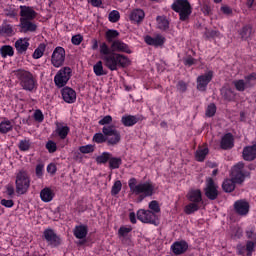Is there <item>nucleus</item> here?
I'll use <instances>...</instances> for the list:
<instances>
[{
	"instance_id": "39",
	"label": "nucleus",
	"mask_w": 256,
	"mask_h": 256,
	"mask_svg": "<svg viewBox=\"0 0 256 256\" xmlns=\"http://www.w3.org/2000/svg\"><path fill=\"white\" fill-rule=\"evenodd\" d=\"M131 231H133V228L131 227H125V226L120 227L118 230L119 239L123 241V239H125V237H127L129 233H131Z\"/></svg>"
},
{
	"instance_id": "13",
	"label": "nucleus",
	"mask_w": 256,
	"mask_h": 256,
	"mask_svg": "<svg viewBox=\"0 0 256 256\" xmlns=\"http://www.w3.org/2000/svg\"><path fill=\"white\" fill-rule=\"evenodd\" d=\"M213 80V71L198 76L197 78V89L198 91H207V85Z\"/></svg>"
},
{
	"instance_id": "59",
	"label": "nucleus",
	"mask_w": 256,
	"mask_h": 256,
	"mask_svg": "<svg viewBox=\"0 0 256 256\" xmlns=\"http://www.w3.org/2000/svg\"><path fill=\"white\" fill-rule=\"evenodd\" d=\"M0 203L1 205H3V207H7L8 209L13 207V205H15L13 200H7V199H2Z\"/></svg>"
},
{
	"instance_id": "45",
	"label": "nucleus",
	"mask_w": 256,
	"mask_h": 256,
	"mask_svg": "<svg viewBox=\"0 0 256 256\" xmlns=\"http://www.w3.org/2000/svg\"><path fill=\"white\" fill-rule=\"evenodd\" d=\"M118 35L119 32L117 30H108L106 32V41H108V43H113V39H117Z\"/></svg>"
},
{
	"instance_id": "62",
	"label": "nucleus",
	"mask_w": 256,
	"mask_h": 256,
	"mask_svg": "<svg viewBox=\"0 0 256 256\" xmlns=\"http://www.w3.org/2000/svg\"><path fill=\"white\" fill-rule=\"evenodd\" d=\"M221 11L222 13H224L225 15H231L233 13V11L231 10L230 7L228 6H222L221 7Z\"/></svg>"
},
{
	"instance_id": "51",
	"label": "nucleus",
	"mask_w": 256,
	"mask_h": 256,
	"mask_svg": "<svg viewBox=\"0 0 256 256\" xmlns=\"http://www.w3.org/2000/svg\"><path fill=\"white\" fill-rule=\"evenodd\" d=\"M255 245H256L255 242L247 241V243H246L247 256L253 255V251H255Z\"/></svg>"
},
{
	"instance_id": "58",
	"label": "nucleus",
	"mask_w": 256,
	"mask_h": 256,
	"mask_svg": "<svg viewBox=\"0 0 256 256\" xmlns=\"http://www.w3.org/2000/svg\"><path fill=\"white\" fill-rule=\"evenodd\" d=\"M178 91H181V93H185L187 91V83L183 81H179L177 84Z\"/></svg>"
},
{
	"instance_id": "2",
	"label": "nucleus",
	"mask_w": 256,
	"mask_h": 256,
	"mask_svg": "<svg viewBox=\"0 0 256 256\" xmlns=\"http://www.w3.org/2000/svg\"><path fill=\"white\" fill-rule=\"evenodd\" d=\"M245 163L238 162L232 167L231 179H226L222 183V189L225 193H233L235 191V183L241 185L245 181V177H249V172H245Z\"/></svg>"
},
{
	"instance_id": "24",
	"label": "nucleus",
	"mask_w": 256,
	"mask_h": 256,
	"mask_svg": "<svg viewBox=\"0 0 256 256\" xmlns=\"http://www.w3.org/2000/svg\"><path fill=\"white\" fill-rule=\"evenodd\" d=\"M187 199L191 201V203H201L203 201L201 190H190L187 194Z\"/></svg>"
},
{
	"instance_id": "32",
	"label": "nucleus",
	"mask_w": 256,
	"mask_h": 256,
	"mask_svg": "<svg viewBox=\"0 0 256 256\" xmlns=\"http://www.w3.org/2000/svg\"><path fill=\"white\" fill-rule=\"evenodd\" d=\"M0 54L5 59L6 57H13L15 55V51L13 50V46L4 45L0 48Z\"/></svg>"
},
{
	"instance_id": "42",
	"label": "nucleus",
	"mask_w": 256,
	"mask_h": 256,
	"mask_svg": "<svg viewBox=\"0 0 256 256\" xmlns=\"http://www.w3.org/2000/svg\"><path fill=\"white\" fill-rule=\"evenodd\" d=\"M121 189H123V184L120 180L115 181L111 189V195L113 197H115V195H119V193H121Z\"/></svg>"
},
{
	"instance_id": "56",
	"label": "nucleus",
	"mask_w": 256,
	"mask_h": 256,
	"mask_svg": "<svg viewBox=\"0 0 256 256\" xmlns=\"http://www.w3.org/2000/svg\"><path fill=\"white\" fill-rule=\"evenodd\" d=\"M6 193L9 197H13V195H15V187L13 184L6 185Z\"/></svg>"
},
{
	"instance_id": "35",
	"label": "nucleus",
	"mask_w": 256,
	"mask_h": 256,
	"mask_svg": "<svg viewBox=\"0 0 256 256\" xmlns=\"http://www.w3.org/2000/svg\"><path fill=\"white\" fill-rule=\"evenodd\" d=\"M93 71H94L96 77H103V75H107V72L105 71V69H103V62L102 61H98L93 66Z\"/></svg>"
},
{
	"instance_id": "1",
	"label": "nucleus",
	"mask_w": 256,
	"mask_h": 256,
	"mask_svg": "<svg viewBox=\"0 0 256 256\" xmlns=\"http://www.w3.org/2000/svg\"><path fill=\"white\" fill-rule=\"evenodd\" d=\"M100 55H103L102 60L104 61V65L110 71H117L119 67H127L130 63L127 56L111 51L105 42L100 44Z\"/></svg>"
},
{
	"instance_id": "28",
	"label": "nucleus",
	"mask_w": 256,
	"mask_h": 256,
	"mask_svg": "<svg viewBox=\"0 0 256 256\" xmlns=\"http://www.w3.org/2000/svg\"><path fill=\"white\" fill-rule=\"evenodd\" d=\"M121 123L124 127H133V125H137L139 123V117L133 115H125L121 119Z\"/></svg>"
},
{
	"instance_id": "54",
	"label": "nucleus",
	"mask_w": 256,
	"mask_h": 256,
	"mask_svg": "<svg viewBox=\"0 0 256 256\" xmlns=\"http://www.w3.org/2000/svg\"><path fill=\"white\" fill-rule=\"evenodd\" d=\"M71 41L73 45H81V43H83V35L81 34L74 35L72 36Z\"/></svg>"
},
{
	"instance_id": "31",
	"label": "nucleus",
	"mask_w": 256,
	"mask_h": 256,
	"mask_svg": "<svg viewBox=\"0 0 256 256\" xmlns=\"http://www.w3.org/2000/svg\"><path fill=\"white\" fill-rule=\"evenodd\" d=\"M87 226L80 225L74 229V236L76 239H85L87 237Z\"/></svg>"
},
{
	"instance_id": "3",
	"label": "nucleus",
	"mask_w": 256,
	"mask_h": 256,
	"mask_svg": "<svg viewBox=\"0 0 256 256\" xmlns=\"http://www.w3.org/2000/svg\"><path fill=\"white\" fill-rule=\"evenodd\" d=\"M128 187L130 189V193L132 195H140L139 202L143 201L145 197H151L153 195V191H155V186L151 184V182H144L137 184L136 178H131L128 182Z\"/></svg>"
},
{
	"instance_id": "61",
	"label": "nucleus",
	"mask_w": 256,
	"mask_h": 256,
	"mask_svg": "<svg viewBox=\"0 0 256 256\" xmlns=\"http://www.w3.org/2000/svg\"><path fill=\"white\" fill-rule=\"evenodd\" d=\"M44 167H45V165H43V164H38L36 166V175L38 177H43V169H44Z\"/></svg>"
},
{
	"instance_id": "34",
	"label": "nucleus",
	"mask_w": 256,
	"mask_h": 256,
	"mask_svg": "<svg viewBox=\"0 0 256 256\" xmlns=\"http://www.w3.org/2000/svg\"><path fill=\"white\" fill-rule=\"evenodd\" d=\"M207 155H209V148L205 147V148H198V150L195 153V157L197 161H205V157H207Z\"/></svg>"
},
{
	"instance_id": "44",
	"label": "nucleus",
	"mask_w": 256,
	"mask_h": 256,
	"mask_svg": "<svg viewBox=\"0 0 256 256\" xmlns=\"http://www.w3.org/2000/svg\"><path fill=\"white\" fill-rule=\"evenodd\" d=\"M11 129H13L11 121L8 120L0 123V133H9Z\"/></svg>"
},
{
	"instance_id": "50",
	"label": "nucleus",
	"mask_w": 256,
	"mask_h": 256,
	"mask_svg": "<svg viewBox=\"0 0 256 256\" xmlns=\"http://www.w3.org/2000/svg\"><path fill=\"white\" fill-rule=\"evenodd\" d=\"M215 113H217V106L215 104L208 105L205 113L206 117H213Z\"/></svg>"
},
{
	"instance_id": "41",
	"label": "nucleus",
	"mask_w": 256,
	"mask_h": 256,
	"mask_svg": "<svg viewBox=\"0 0 256 256\" xmlns=\"http://www.w3.org/2000/svg\"><path fill=\"white\" fill-rule=\"evenodd\" d=\"M157 23H158L159 29H162L163 31H165L166 29H169V21L165 17L158 16Z\"/></svg>"
},
{
	"instance_id": "11",
	"label": "nucleus",
	"mask_w": 256,
	"mask_h": 256,
	"mask_svg": "<svg viewBox=\"0 0 256 256\" xmlns=\"http://www.w3.org/2000/svg\"><path fill=\"white\" fill-rule=\"evenodd\" d=\"M51 64L53 67H63L65 64V49L63 47H56L51 56Z\"/></svg>"
},
{
	"instance_id": "43",
	"label": "nucleus",
	"mask_w": 256,
	"mask_h": 256,
	"mask_svg": "<svg viewBox=\"0 0 256 256\" xmlns=\"http://www.w3.org/2000/svg\"><path fill=\"white\" fill-rule=\"evenodd\" d=\"M0 33H2L3 35H13V26L11 24H7L4 23L1 27H0Z\"/></svg>"
},
{
	"instance_id": "8",
	"label": "nucleus",
	"mask_w": 256,
	"mask_h": 256,
	"mask_svg": "<svg viewBox=\"0 0 256 256\" xmlns=\"http://www.w3.org/2000/svg\"><path fill=\"white\" fill-rule=\"evenodd\" d=\"M72 73L73 70H71L70 67L66 66L60 69L54 77V83L56 87H65L67 83H69V79H71Z\"/></svg>"
},
{
	"instance_id": "47",
	"label": "nucleus",
	"mask_w": 256,
	"mask_h": 256,
	"mask_svg": "<svg viewBox=\"0 0 256 256\" xmlns=\"http://www.w3.org/2000/svg\"><path fill=\"white\" fill-rule=\"evenodd\" d=\"M99 125H104V127H111V123H113V117L111 115L104 116L101 120H99Z\"/></svg>"
},
{
	"instance_id": "5",
	"label": "nucleus",
	"mask_w": 256,
	"mask_h": 256,
	"mask_svg": "<svg viewBox=\"0 0 256 256\" xmlns=\"http://www.w3.org/2000/svg\"><path fill=\"white\" fill-rule=\"evenodd\" d=\"M16 193L18 195H25L31 187V177L27 170L21 169L16 173L15 179Z\"/></svg>"
},
{
	"instance_id": "15",
	"label": "nucleus",
	"mask_w": 256,
	"mask_h": 256,
	"mask_svg": "<svg viewBox=\"0 0 256 256\" xmlns=\"http://www.w3.org/2000/svg\"><path fill=\"white\" fill-rule=\"evenodd\" d=\"M249 202L247 200L241 199L237 200L234 203V211L237 213V215H240L241 217H245V215H248L249 209H250Z\"/></svg>"
},
{
	"instance_id": "26",
	"label": "nucleus",
	"mask_w": 256,
	"mask_h": 256,
	"mask_svg": "<svg viewBox=\"0 0 256 256\" xmlns=\"http://www.w3.org/2000/svg\"><path fill=\"white\" fill-rule=\"evenodd\" d=\"M15 48L18 53H25L29 49V39L20 38L15 42Z\"/></svg>"
},
{
	"instance_id": "6",
	"label": "nucleus",
	"mask_w": 256,
	"mask_h": 256,
	"mask_svg": "<svg viewBox=\"0 0 256 256\" xmlns=\"http://www.w3.org/2000/svg\"><path fill=\"white\" fill-rule=\"evenodd\" d=\"M171 9L179 14L180 21H187L191 17V13H193L189 0H175L171 5Z\"/></svg>"
},
{
	"instance_id": "23",
	"label": "nucleus",
	"mask_w": 256,
	"mask_h": 256,
	"mask_svg": "<svg viewBox=\"0 0 256 256\" xmlns=\"http://www.w3.org/2000/svg\"><path fill=\"white\" fill-rule=\"evenodd\" d=\"M233 134L228 133L222 137V140L220 142L221 149L227 150V149H233Z\"/></svg>"
},
{
	"instance_id": "46",
	"label": "nucleus",
	"mask_w": 256,
	"mask_h": 256,
	"mask_svg": "<svg viewBox=\"0 0 256 256\" xmlns=\"http://www.w3.org/2000/svg\"><path fill=\"white\" fill-rule=\"evenodd\" d=\"M149 210L155 215V213H161V207H159V202L153 200L149 203Z\"/></svg>"
},
{
	"instance_id": "19",
	"label": "nucleus",
	"mask_w": 256,
	"mask_h": 256,
	"mask_svg": "<svg viewBox=\"0 0 256 256\" xmlns=\"http://www.w3.org/2000/svg\"><path fill=\"white\" fill-rule=\"evenodd\" d=\"M189 249V244L185 241H176L171 245V251L174 255H183Z\"/></svg>"
},
{
	"instance_id": "57",
	"label": "nucleus",
	"mask_w": 256,
	"mask_h": 256,
	"mask_svg": "<svg viewBox=\"0 0 256 256\" xmlns=\"http://www.w3.org/2000/svg\"><path fill=\"white\" fill-rule=\"evenodd\" d=\"M34 119L39 123L43 122V119H44L43 112H41V110H36L34 113Z\"/></svg>"
},
{
	"instance_id": "63",
	"label": "nucleus",
	"mask_w": 256,
	"mask_h": 256,
	"mask_svg": "<svg viewBox=\"0 0 256 256\" xmlns=\"http://www.w3.org/2000/svg\"><path fill=\"white\" fill-rule=\"evenodd\" d=\"M184 65H188V67H191V65H195V59L189 57L184 60Z\"/></svg>"
},
{
	"instance_id": "36",
	"label": "nucleus",
	"mask_w": 256,
	"mask_h": 256,
	"mask_svg": "<svg viewBox=\"0 0 256 256\" xmlns=\"http://www.w3.org/2000/svg\"><path fill=\"white\" fill-rule=\"evenodd\" d=\"M108 161L110 169H119V167H121V165L123 164V160L117 157L110 156V159Z\"/></svg>"
},
{
	"instance_id": "18",
	"label": "nucleus",
	"mask_w": 256,
	"mask_h": 256,
	"mask_svg": "<svg viewBox=\"0 0 256 256\" xmlns=\"http://www.w3.org/2000/svg\"><path fill=\"white\" fill-rule=\"evenodd\" d=\"M111 51L113 53H128L131 54V49H129V45L125 44L121 40H114L111 44Z\"/></svg>"
},
{
	"instance_id": "14",
	"label": "nucleus",
	"mask_w": 256,
	"mask_h": 256,
	"mask_svg": "<svg viewBox=\"0 0 256 256\" xmlns=\"http://www.w3.org/2000/svg\"><path fill=\"white\" fill-rule=\"evenodd\" d=\"M37 18V13L30 6H20V21H33Z\"/></svg>"
},
{
	"instance_id": "12",
	"label": "nucleus",
	"mask_w": 256,
	"mask_h": 256,
	"mask_svg": "<svg viewBox=\"0 0 256 256\" xmlns=\"http://www.w3.org/2000/svg\"><path fill=\"white\" fill-rule=\"evenodd\" d=\"M256 79V74H250L245 77V80H234L232 83L236 91H245L249 87H253V81Z\"/></svg>"
},
{
	"instance_id": "33",
	"label": "nucleus",
	"mask_w": 256,
	"mask_h": 256,
	"mask_svg": "<svg viewBox=\"0 0 256 256\" xmlns=\"http://www.w3.org/2000/svg\"><path fill=\"white\" fill-rule=\"evenodd\" d=\"M221 95L225 101H233L235 99V92L231 88H222Z\"/></svg>"
},
{
	"instance_id": "27",
	"label": "nucleus",
	"mask_w": 256,
	"mask_h": 256,
	"mask_svg": "<svg viewBox=\"0 0 256 256\" xmlns=\"http://www.w3.org/2000/svg\"><path fill=\"white\" fill-rule=\"evenodd\" d=\"M145 43H147V45H153L154 47H160V45H163V43H165V38L159 35L154 38L151 36H146Z\"/></svg>"
},
{
	"instance_id": "21",
	"label": "nucleus",
	"mask_w": 256,
	"mask_h": 256,
	"mask_svg": "<svg viewBox=\"0 0 256 256\" xmlns=\"http://www.w3.org/2000/svg\"><path fill=\"white\" fill-rule=\"evenodd\" d=\"M20 27L22 33H35L37 31V24L33 20H20Z\"/></svg>"
},
{
	"instance_id": "29",
	"label": "nucleus",
	"mask_w": 256,
	"mask_h": 256,
	"mask_svg": "<svg viewBox=\"0 0 256 256\" xmlns=\"http://www.w3.org/2000/svg\"><path fill=\"white\" fill-rule=\"evenodd\" d=\"M145 19V12L142 9H135L130 14V20L135 23H141Z\"/></svg>"
},
{
	"instance_id": "53",
	"label": "nucleus",
	"mask_w": 256,
	"mask_h": 256,
	"mask_svg": "<svg viewBox=\"0 0 256 256\" xmlns=\"http://www.w3.org/2000/svg\"><path fill=\"white\" fill-rule=\"evenodd\" d=\"M80 153H93V151H95V147L93 145H85V146H81L79 148Z\"/></svg>"
},
{
	"instance_id": "10",
	"label": "nucleus",
	"mask_w": 256,
	"mask_h": 256,
	"mask_svg": "<svg viewBox=\"0 0 256 256\" xmlns=\"http://www.w3.org/2000/svg\"><path fill=\"white\" fill-rule=\"evenodd\" d=\"M137 219L141 223H150L151 225H157L159 221V218H157V215L153 211L144 209H140L137 212Z\"/></svg>"
},
{
	"instance_id": "49",
	"label": "nucleus",
	"mask_w": 256,
	"mask_h": 256,
	"mask_svg": "<svg viewBox=\"0 0 256 256\" xmlns=\"http://www.w3.org/2000/svg\"><path fill=\"white\" fill-rule=\"evenodd\" d=\"M121 19V15L119 14V11L113 10L112 12L109 13V21L111 23H117Z\"/></svg>"
},
{
	"instance_id": "9",
	"label": "nucleus",
	"mask_w": 256,
	"mask_h": 256,
	"mask_svg": "<svg viewBox=\"0 0 256 256\" xmlns=\"http://www.w3.org/2000/svg\"><path fill=\"white\" fill-rule=\"evenodd\" d=\"M204 193L207 199H210V201H215V199L219 197V186L215 183L213 178L206 179V187L204 189Z\"/></svg>"
},
{
	"instance_id": "7",
	"label": "nucleus",
	"mask_w": 256,
	"mask_h": 256,
	"mask_svg": "<svg viewBox=\"0 0 256 256\" xmlns=\"http://www.w3.org/2000/svg\"><path fill=\"white\" fill-rule=\"evenodd\" d=\"M102 133L105 135L108 145H117L121 142V132L117 130L115 125L104 126Z\"/></svg>"
},
{
	"instance_id": "52",
	"label": "nucleus",
	"mask_w": 256,
	"mask_h": 256,
	"mask_svg": "<svg viewBox=\"0 0 256 256\" xmlns=\"http://www.w3.org/2000/svg\"><path fill=\"white\" fill-rule=\"evenodd\" d=\"M31 147V142L29 140H21L19 143L20 151H29Z\"/></svg>"
},
{
	"instance_id": "4",
	"label": "nucleus",
	"mask_w": 256,
	"mask_h": 256,
	"mask_svg": "<svg viewBox=\"0 0 256 256\" xmlns=\"http://www.w3.org/2000/svg\"><path fill=\"white\" fill-rule=\"evenodd\" d=\"M14 75L18 81H20V86L25 91H35L37 89V79L29 71L18 69L14 71Z\"/></svg>"
},
{
	"instance_id": "55",
	"label": "nucleus",
	"mask_w": 256,
	"mask_h": 256,
	"mask_svg": "<svg viewBox=\"0 0 256 256\" xmlns=\"http://www.w3.org/2000/svg\"><path fill=\"white\" fill-rule=\"evenodd\" d=\"M46 149H48L49 153H55V151H57V144L53 141H48Z\"/></svg>"
},
{
	"instance_id": "38",
	"label": "nucleus",
	"mask_w": 256,
	"mask_h": 256,
	"mask_svg": "<svg viewBox=\"0 0 256 256\" xmlns=\"http://www.w3.org/2000/svg\"><path fill=\"white\" fill-rule=\"evenodd\" d=\"M110 159L111 153L104 152L100 156L96 157V163H98V165H105V163L109 162Z\"/></svg>"
},
{
	"instance_id": "30",
	"label": "nucleus",
	"mask_w": 256,
	"mask_h": 256,
	"mask_svg": "<svg viewBox=\"0 0 256 256\" xmlns=\"http://www.w3.org/2000/svg\"><path fill=\"white\" fill-rule=\"evenodd\" d=\"M239 35L242 41H247L253 35V28L250 25H246L239 30Z\"/></svg>"
},
{
	"instance_id": "64",
	"label": "nucleus",
	"mask_w": 256,
	"mask_h": 256,
	"mask_svg": "<svg viewBox=\"0 0 256 256\" xmlns=\"http://www.w3.org/2000/svg\"><path fill=\"white\" fill-rule=\"evenodd\" d=\"M237 251H238V255H245V246L238 244Z\"/></svg>"
},
{
	"instance_id": "37",
	"label": "nucleus",
	"mask_w": 256,
	"mask_h": 256,
	"mask_svg": "<svg viewBox=\"0 0 256 256\" xmlns=\"http://www.w3.org/2000/svg\"><path fill=\"white\" fill-rule=\"evenodd\" d=\"M196 211H199V204L196 202H191L184 208V212L186 213V215H191Z\"/></svg>"
},
{
	"instance_id": "20",
	"label": "nucleus",
	"mask_w": 256,
	"mask_h": 256,
	"mask_svg": "<svg viewBox=\"0 0 256 256\" xmlns=\"http://www.w3.org/2000/svg\"><path fill=\"white\" fill-rule=\"evenodd\" d=\"M242 157L244 161H255L256 159V144L252 146H246L243 149Z\"/></svg>"
},
{
	"instance_id": "22",
	"label": "nucleus",
	"mask_w": 256,
	"mask_h": 256,
	"mask_svg": "<svg viewBox=\"0 0 256 256\" xmlns=\"http://www.w3.org/2000/svg\"><path fill=\"white\" fill-rule=\"evenodd\" d=\"M56 129L55 132L60 137V139H67V136L69 135L70 128L69 126L61 123V122H56Z\"/></svg>"
},
{
	"instance_id": "17",
	"label": "nucleus",
	"mask_w": 256,
	"mask_h": 256,
	"mask_svg": "<svg viewBox=\"0 0 256 256\" xmlns=\"http://www.w3.org/2000/svg\"><path fill=\"white\" fill-rule=\"evenodd\" d=\"M44 237L49 245H52V247H59V244L61 243V238H59V236H57V234H55L52 229L45 230Z\"/></svg>"
},
{
	"instance_id": "60",
	"label": "nucleus",
	"mask_w": 256,
	"mask_h": 256,
	"mask_svg": "<svg viewBox=\"0 0 256 256\" xmlns=\"http://www.w3.org/2000/svg\"><path fill=\"white\" fill-rule=\"evenodd\" d=\"M47 172L51 175H55V173H57V166L55 164H49L47 166Z\"/></svg>"
},
{
	"instance_id": "40",
	"label": "nucleus",
	"mask_w": 256,
	"mask_h": 256,
	"mask_svg": "<svg viewBox=\"0 0 256 256\" xmlns=\"http://www.w3.org/2000/svg\"><path fill=\"white\" fill-rule=\"evenodd\" d=\"M46 47H47V45H45V43L39 44V46L37 47V49L33 53V58L34 59H41V56L43 55V53H45Z\"/></svg>"
},
{
	"instance_id": "25",
	"label": "nucleus",
	"mask_w": 256,
	"mask_h": 256,
	"mask_svg": "<svg viewBox=\"0 0 256 256\" xmlns=\"http://www.w3.org/2000/svg\"><path fill=\"white\" fill-rule=\"evenodd\" d=\"M55 197V193L51 188H44L40 191V198L43 203H51V200Z\"/></svg>"
},
{
	"instance_id": "48",
	"label": "nucleus",
	"mask_w": 256,
	"mask_h": 256,
	"mask_svg": "<svg viewBox=\"0 0 256 256\" xmlns=\"http://www.w3.org/2000/svg\"><path fill=\"white\" fill-rule=\"evenodd\" d=\"M93 141L94 143H105L107 141V136H105V134L102 133H96L93 136Z\"/></svg>"
},
{
	"instance_id": "16",
	"label": "nucleus",
	"mask_w": 256,
	"mask_h": 256,
	"mask_svg": "<svg viewBox=\"0 0 256 256\" xmlns=\"http://www.w3.org/2000/svg\"><path fill=\"white\" fill-rule=\"evenodd\" d=\"M61 95L65 103H75L77 101V92L71 87H64L61 90Z\"/></svg>"
}]
</instances>
